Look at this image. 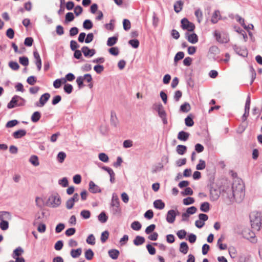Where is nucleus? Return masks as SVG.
<instances>
[{
    "label": "nucleus",
    "mask_w": 262,
    "mask_h": 262,
    "mask_svg": "<svg viewBox=\"0 0 262 262\" xmlns=\"http://www.w3.org/2000/svg\"><path fill=\"white\" fill-rule=\"evenodd\" d=\"M81 51L85 57H92L96 53L95 49H90L87 46L83 47Z\"/></svg>",
    "instance_id": "11"
},
{
    "label": "nucleus",
    "mask_w": 262,
    "mask_h": 262,
    "mask_svg": "<svg viewBox=\"0 0 262 262\" xmlns=\"http://www.w3.org/2000/svg\"><path fill=\"white\" fill-rule=\"evenodd\" d=\"M41 117V114L40 112L36 111L33 113L31 116V121L33 122H38Z\"/></svg>",
    "instance_id": "34"
},
{
    "label": "nucleus",
    "mask_w": 262,
    "mask_h": 262,
    "mask_svg": "<svg viewBox=\"0 0 262 262\" xmlns=\"http://www.w3.org/2000/svg\"><path fill=\"white\" fill-rule=\"evenodd\" d=\"M18 122L17 120H12L8 121L7 123L6 126V127H8V128L12 127L15 126L16 125H17L18 124Z\"/></svg>",
    "instance_id": "63"
},
{
    "label": "nucleus",
    "mask_w": 262,
    "mask_h": 262,
    "mask_svg": "<svg viewBox=\"0 0 262 262\" xmlns=\"http://www.w3.org/2000/svg\"><path fill=\"white\" fill-rule=\"evenodd\" d=\"M80 215L84 219H88L91 216V212L89 210H83L80 212Z\"/></svg>",
    "instance_id": "49"
},
{
    "label": "nucleus",
    "mask_w": 262,
    "mask_h": 262,
    "mask_svg": "<svg viewBox=\"0 0 262 262\" xmlns=\"http://www.w3.org/2000/svg\"><path fill=\"white\" fill-rule=\"evenodd\" d=\"M206 167L205 161L202 159H200L199 163L196 166V169L197 170H203Z\"/></svg>",
    "instance_id": "43"
},
{
    "label": "nucleus",
    "mask_w": 262,
    "mask_h": 262,
    "mask_svg": "<svg viewBox=\"0 0 262 262\" xmlns=\"http://www.w3.org/2000/svg\"><path fill=\"white\" fill-rule=\"evenodd\" d=\"M102 169L104 170L107 171L110 176V182L111 183H114L115 181V174L113 170L108 167L103 166L102 167Z\"/></svg>",
    "instance_id": "17"
},
{
    "label": "nucleus",
    "mask_w": 262,
    "mask_h": 262,
    "mask_svg": "<svg viewBox=\"0 0 262 262\" xmlns=\"http://www.w3.org/2000/svg\"><path fill=\"white\" fill-rule=\"evenodd\" d=\"M109 233L107 231H105L101 233V241L102 243H104L108 239Z\"/></svg>",
    "instance_id": "56"
},
{
    "label": "nucleus",
    "mask_w": 262,
    "mask_h": 262,
    "mask_svg": "<svg viewBox=\"0 0 262 262\" xmlns=\"http://www.w3.org/2000/svg\"><path fill=\"white\" fill-rule=\"evenodd\" d=\"M73 89V86L71 84L69 83L66 84L63 88L64 92L68 94L72 93Z\"/></svg>",
    "instance_id": "55"
},
{
    "label": "nucleus",
    "mask_w": 262,
    "mask_h": 262,
    "mask_svg": "<svg viewBox=\"0 0 262 262\" xmlns=\"http://www.w3.org/2000/svg\"><path fill=\"white\" fill-rule=\"evenodd\" d=\"M118 38L116 36L109 37L107 41V45L109 47H112L116 43Z\"/></svg>",
    "instance_id": "38"
},
{
    "label": "nucleus",
    "mask_w": 262,
    "mask_h": 262,
    "mask_svg": "<svg viewBox=\"0 0 262 262\" xmlns=\"http://www.w3.org/2000/svg\"><path fill=\"white\" fill-rule=\"evenodd\" d=\"M183 202L185 205H189L193 204L194 202V200L193 198L188 197L184 199Z\"/></svg>",
    "instance_id": "54"
},
{
    "label": "nucleus",
    "mask_w": 262,
    "mask_h": 262,
    "mask_svg": "<svg viewBox=\"0 0 262 262\" xmlns=\"http://www.w3.org/2000/svg\"><path fill=\"white\" fill-rule=\"evenodd\" d=\"M27 134V132L25 129H19L13 133V137L15 139H19L25 136Z\"/></svg>",
    "instance_id": "20"
},
{
    "label": "nucleus",
    "mask_w": 262,
    "mask_h": 262,
    "mask_svg": "<svg viewBox=\"0 0 262 262\" xmlns=\"http://www.w3.org/2000/svg\"><path fill=\"white\" fill-rule=\"evenodd\" d=\"M155 228L156 225L155 224H151L146 228L145 232L147 234H149V233L152 232Z\"/></svg>",
    "instance_id": "62"
},
{
    "label": "nucleus",
    "mask_w": 262,
    "mask_h": 262,
    "mask_svg": "<svg viewBox=\"0 0 262 262\" xmlns=\"http://www.w3.org/2000/svg\"><path fill=\"white\" fill-rule=\"evenodd\" d=\"M250 217L252 228L254 230L259 231L261 226L260 214L258 212L253 213Z\"/></svg>",
    "instance_id": "2"
},
{
    "label": "nucleus",
    "mask_w": 262,
    "mask_h": 262,
    "mask_svg": "<svg viewBox=\"0 0 262 262\" xmlns=\"http://www.w3.org/2000/svg\"><path fill=\"white\" fill-rule=\"evenodd\" d=\"M228 197L230 199L233 198L237 202H241L245 197L244 185L240 180H235L232 185L231 193Z\"/></svg>",
    "instance_id": "1"
},
{
    "label": "nucleus",
    "mask_w": 262,
    "mask_h": 262,
    "mask_svg": "<svg viewBox=\"0 0 262 262\" xmlns=\"http://www.w3.org/2000/svg\"><path fill=\"white\" fill-rule=\"evenodd\" d=\"M195 16L197 18L198 21L200 23L203 19V13L200 9L195 10L194 13Z\"/></svg>",
    "instance_id": "44"
},
{
    "label": "nucleus",
    "mask_w": 262,
    "mask_h": 262,
    "mask_svg": "<svg viewBox=\"0 0 262 262\" xmlns=\"http://www.w3.org/2000/svg\"><path fill=\"white\" fill-rule=\"evenodd\" d=\"M82 253V250L80 248H78L77 249H72L71 251V255L73 258H77Z\"/></svg>",
    "instance_id": "28"
},
{
    "label": "nucleus",
    "mask_w": 262,
    "mask_h": 262,
    "mask_svg": "<svg viewBox=\"0 0 262 262\" xmlns=\"http://www.w3.org/2000/svg\"><path fill=\"white\" fill-rule=\"evenodd\" d=\"M220 195V193L216 189H211L210 191V199L212 201H216Z\"/></svg>",
    "instance_id": "18"
},
{
    "label": "nucleus",
    "mask_w": 262,
    "mask_h": 262,
    "mask_svg": "<svg viewBox=\"0 0 262 262\" xmlns=\"http://www.w3.org/2000/svg\"><path fill=\"white\" fill-rule=\"evenodd\" d=\"M94 252L92 250L89 249L85 252V257L87 260H91L94 256Z\"/></svg>",
    "instance_id": "45"
},
{
    "label": "nucleus",
    "mask_w": 262,
    "mask_h": 262,
    "mask_svg": "<svg viewBox=\"0 0 262 262\" xmlns=\"http://www.w3.org/2000/svg\"><path fill=\"white\" fill-rule=\"evenodd\" d=\"M98 158L101 161L103 162H107L109 160L108 156L103 152L100 153Z\"/></svg>",
    "instance_id": "48"
},
{
    "label": "nucleus",
    "mask_w": 262,
    "mask_h": 262,
    "mask_svg": "<svg viewBox=\"0 0 262 262\" xmlns=\"http://www.w3.org/2000/svg\"><path fill=\"white\" fill-rule=\"evenodd\" d=\"M111 205L113 207L117 208V209L120 207V201L117 195L114 193L112 195Z\"/></svg>",
    "instance_id": "16"
},
{
    "label": "nucleus",
    "mask_w": 262,
    "mask_h": 262,
    "mask_svg": "<svg viewBox=\"0 0 262 262\" xmlns=\"http://www.w3.org/2000/svg\"><path fill=\"white\" fill-rule=\"evenodd\" d=\"M50 97V95L48 93L43 94L39 98V102L35 103V105L38 107L43 106L49 100Z\"/></svg>",
    "instance_id": "7"
},
{
    "label": "nucleus",
    "mask_w": 262,
    "mask_h": 262,
    "mask_svg": "<svg viewBox=\"0 0 262 262\" xmlns=\"http://www.w3.org/2000/svg\"><path fill=\"white\" fill-rule=\"evenodd\" d=\"M95 238L93 234H90L86 240V243L89 244L94 245L95 242Z\"/></svg>",
    "instance_id": "58"
},
{
    "label": "nucleus",
    "mask_w": 262,
    "mask_h": 262,
    "mask_svg": "<svg viewBox=\"0 0 262 262\" xmlns=\"http://www.w3.org/2000/svg\"><path fill=\"white\" fill-rule=\"evenodd\" d=\"M183 2L182 1H178L174 4V10L176 13H179L183 8Z\"/></svg>",
    "instance_id": "23"
},
{
    "label": "nucleus",
    "mask_w": 262,
    "mask_h": 262,
    "mask_svg": "<svg viewBox=\"0 0 262 262\" xmlns=\"http://www.w3.org/2000/svg\"><path fill=\"white\" fill-rule=\"evenodd\" d=\"M210 209L209 203L205 202L201 204L200 206V210L204 212H207Z\"/></svg>",
    "instance_id": "35"
},
{
    "label": "nucleus",
    "mask_w": 262,
    "mask_h": 262,
    "mask_svg": "<svg viewBox=\"0 0 262 262\" xmlns=\"http://www.w3.org/2000/svg\"><path fill=\"white\" fill-rule=\"evenodd\" d=\"M89 190L92 193H100L101 192V189L100 187L95 184L92 181L89 182Z\"/></svg>",
    "instance_id": "10"
},
{
    "label": "nucleus",
    "mask_w": 262,
    "mask_h": 262,
    "mask_svg": "<svg viewBox=\"0 0 262 262\" xmlns=\"http://www.w3.org/2000/svg\"><path fill=\"white\" fill-rule=\"evenodd\" d=\"M184 53L183 52H178L176 54V55L174 58V62H177L178 60H180L183 59L184 58Z\"/></svg>",
    "instance_id": "60"
},
{
    "label": "nucleus",
    "mask_w": 262,
    "mask_h": 262,
    "mask_svg": "<svg viewBox=\"0 0 262 262\" xmlns=\"http://www.w3.org/2000/svg\"><path fill=\"white\" fill-rule=\"evenodd\" d=\"M93 23L90 19H86L83 23V27L87 30H90L93 27Z\"/></svg>",
    "instance_id": "41"
},
{
    "label": "nucleus",
    "mask_w": 262,
    "mask_h": 262,
    "mask_svg": "<svg viewBox=\"0 0 262 262\" xmlns=\"http://www.w3.org/2000/svg\"><path fill=\"white\" fill-rule=\"evenodd\" d=\"M62 83H66V80L64 78L55 80L53 82V86L55 89H58L61 86Z\"/></svg>",
    "instance_id": "29"
},
{
    "label": "nucleus",
    "mask_w": 262,
    "mask_h": 262,
    "mask_svg": "<svg viewBox=\"0 0 262 262\" xmlns=\"http://www.w3.org/2000/svg\"><path fill=\"white\" fill-rule=\"evenodd\" d=\"M244 237L252 243H256L257 242L255 233L249 229L245 231Z\"/></svg>",
    "instance_id": "8"
},
{
    "label": "nucleus",
    "mask_w": 262,
    "mask_h": 262,
    "mask_svg": "<svg viewBox=\"0 0 262 262\" xmlns=\"http://www.w3.org/2000/svg\"><path fill=\"white\" fill-rule=\"evenodd\" d=\"M94 70L97 73L100 74L104 70V67L100 64L96 65L94 67Z\"/></svg>",
    "instance_id": "64"
},
{
    "label": "nucleus",
    "mask_w": 262,
    "mask_h": 262,
    "mask_svg": "<svg viewBox=\"0 0 262 262\" xmlns=\"http://www.w3.org/2000/svg\"><path fill=\"white\" fill-rule=\"evenodd\" d=\"M185 37L189 42L193 44H194L198 41V37L194 33L189 34L187 32L185 33Z\"/></svg>",
    "instance_id": "13"
},
{
    "label": "nucleus",
    "mask_w": 262,
    "mask_h": 262,
    "mask_svg": "<svg viewBox=\"0 0 262 262\" xmlns=\"http://www.w3.org/2000/svg\"><path fill=\"white\" fill-rule=\"evenodd\" d=\"M0 228L3 230H6L9 228V223L6 220L1 221Z\"/></svg>",
    "instance_id": "51"
},
{
    "label": "nucleus",
    "mask_w": 262,
    "mask_h": 262,
    "mask_svg": "<svg viewBox=\"0 0 262 262\" xmlns=\"http://www.w3.org/2000/svg\"><path fill=\"white\" fill-rule=\"evenodd\" d=\"M11 214L7 211H0V220H10L11 219Z\"/></svg>",
    "instance_id": "33"
},
{
    "label": "nucleus",
    "mask_w": 262,
    "mask_h": 262,
    "mask_svg": "<svg viewBox=\"0 0 262 262\" xmlns=\"http://www.w3.org/2000/svg\"><path fill=\"white\" fill-rule=\"evenodd\" d=\"M66 157V154L63 151L59 152L57 157V161L60 163H62Z\"/></svg>",
    "instance_id": "40"
},
{
    "label": "nucleus",
    "mask_w": 262,
    "mask_h": 262,
    "mask_svg": "<svg viewBox=\"0 0 262 262\" xmlns=\"http://www.w3.org/2000/svg\"><path fill=\"white\" fill-rule=\"evenodd\" d=\"M233 48L234 51L239 55L245 57L248 55L247 50L244 48H242L235 45L233 46Z\"/></svg>",
    "instance_id": "14"
},
{
    "label": "nucleus",
    "mask_w": 262,
    "mask_h": 262,
    "mask_svg": "<svg viewBox=\"0 0 262 262\" xmlns=\"http://www.w3.org/2000/svg\"><path fill=\"white\" fill-rule=\"evenodd\" d=\"M145 239L144 237L137 235L133 241V243L136 246H140L145 243Z\"/></svg>",
    "instance_id": "22"
},
{
    "label": "nucleus",
    "mask_w": 262,
    "mask_h": 262,
    "mask_svg": "<svg viewBox=\"0 0 262 262\" xmlns=\"http://www.w3.org/2000/svg\"><path fill=\"white\" fill-rule=\"evenodd\" d=\"M190 108L191 107L190 104L187 102H185L181 105L180 107V110L183 112L187 113L190 111Z\"/></svg>",
    "instance_id": "42"
},
{
    "label": "nucleus",
    "mask_w": 262,
    "mask_h": 262,
    "mask_svg": "<svg viewBox=\"0 0 262 262\" xmlns=\"http://www.w3.org/2000/svg\"><path fill=\"white\" fill-rule=\"evenodd\" d=\"M228 252L232 258H234L236 255V250L234 247H230L228 248Z\"/></svg>",
    "instance_id": "59"
},
{
    "label": "nucleus",
    "mask_w": 262,
    "mask_h": 262,
    "mask_svg": "<svg viewBox=\"0 0 262 262\" xmlns=\"http://www.w3.org/2000/svg\"><path fill=\"white\" fill-rule=\"evenodd\" d=\"M154 206L156 209L162 210L165 207V204L161 200H157L154 202Z\"/></svg>",
    "instance_id": "26"
},
{
    "label": "nucleus",
    "mask_w": 262,
    "mask_h": 262,
    "mask_svg": "<svg viewBox=\"0 0 262 262\" xmlns=\"http://www.w3.org/2000/svg\"><path fill=\"white\" fill-rule=\"evenodd\" d=\"M214 36L216 40L221 43H227L229 41V38L227 34L221 33L217 31L214 32Z\"/></svg>",
    "instance_id": "6"
},
{
    "label": "nucleus",
    "mask_w": 262,
    "mask_h": 262,
    "mask_svg": "<svg viewBox=\"0 0 262 262\" xmlns=\"http://www.w3.org/2000/svg\"><path fill=\"white\" fill-rule=\"evenodd\" d=\"M99 221L101 223H105L108 220V217L105 212H101L98 216Z\"/></svg>",
    "instance_id": "31"
},
{
    "label": "nucleus",
    "mask_w": 262,
    "mask_h": 262,
    "mask_svg": "<svg viewBox=\"0 0 262 262\" xmlns=\"http://www.w3.org/2000/svg\"><path fill=\"white\" fill-rule=\"evenodd\" d=\"M123 29L125 31H127L130 28V22L128 19H124L123 21Z\"/></svg>",
    "instance_id": "52"
},
{
    "label": "nucleus",
    "mask_w": 262,
    "mask_h": 262,
    "mask_svg": "<svg viewBox=\"0 0 262 262\" xmlns=\"http://www.w3.org/2000/svg\"><path fill=\"white\" fill-rule=\"evenodd\" d=\"M9 66L12 70L14 71L18 70L19 68L18 63L16 61H10L9 62Z\"/></svg>",
    "instance_id": "47"
},
{
    "label": "nucleus",
    "mask_w": 262,
    "mask_h": 262,
    "mask_svg": "<svg viewBox=\"0 0 262 262\" xmlns=\"http://www.w3.org/2000/svg\"><path fill=\"white\" fill-rule=\"evenodd\" d=\"M108 255L113 259L118 258L119 255V251L117 249H111L108 252Z\"/></svg>",
    "instance_id": "27"
},
{
    "label": "nucleus",
    "mask_w": 262,
    "mask_h": 262,
    "mask_svg": "<svg viewBox=\"0 0 262 262\" xmlns=\"http://www.w3.org/2000/svg\"><path fill=\"white\" fill-rule=\"evenodd\" d=\"M181 27L183 30L192 32L195 29V25L191 22L189 21L186 18H183L181 21Z\"/></svg>",
    "instance_id": "5"
},
{
    "label": "nucleus",
    "mask_w": 262,
    "mask_h": 262,
    "mask_svg": "<svg viewBox=\"0 0 262 262\" xmlns=\"http://www.w3.org/2000/svg\"><path fill=\"white\" fill-rule=\"evenodd\" d=\"M74 203L75 202L73 201H72L70 198L69 199L66 203V208L68 209H71L73 207Z\"/></svg>",
    "instance_id": "61"
},
{
    "label": "nucleus",
    "mask_w": 262,
    "mask_h": 262,
    "mask_svg": "<svg viewBox=\"0 0 262 262\" xmlns=\"http://www.w3.org/2000/svg\"><path fill=\"white\" fill-rule=\"evenodd\" d=\"M110 121H111V124L112 125H113L115 127L117 126L118 123V119H117L116 113L113 111H112L111 112Z\"/></svg>",
    "instance_id": "21"
},
{
    "label": "nucleus",
    "mask_w": 262,
    "mask_h": 262,
    "mask_svg": "<svg viewBox=\"0 0 262 262\" xmlns=\"http://www.w3.org/2000/svg\"><path fill=\"white\" fill-rule=\"evenodd\" d=\"M153 108L158 112V115H160L161 113H163L165 112L162 104L160 103L154 104Z\"/></svg>",
    "instance_id": "30"
},
{
    "label": "nucleus",
    "mask_w": 262,
    "mask_h": 262,
    "mask_svg": "<svg viewBox=\"0 0 262 262\" xmlns=\"http://www.w3.org/2000/svg\"><path fill=\"white\" fill-rule=\"evenodd\" d=\"M130 226H131V228H132V229H133L134 230H136V231L140 230L142 227L141 224L138 221L133 222L132 223Z\"/></svg>",
    "instance_id": "39"
},
{
    "label": "nucleus",
    "mask_w": 262,
    "mask_h": 262,
    "mask_svg": "<svg viewBox=\"0 0 262 262\" xmlns=\"http://www.w3.org/2000/svg\"><path fill=\"white\" fill-rule=\"evenodd\" d=\"M19 100H22L21 97L17 95L14 96L11 99V101L8 103L7 107L9 109H11L15 107L18 106L17 102Z\"/></svg>",
    "instance_id": "9"
},
{
    "label": "nucleus",
    "mask_w": 262,
    "mask_h": 262,
    "mask_svg": "<svg viewBox=\"0 0 262 262\" xmlns=\"http://www.w3.org/2000/svg\"><path fill=\"white\" fill-rule=\"evenodd\" d=\"M19 62L21 65L27 66L29 64L28 58L26 56L20 57L19 58Z\"/></svg>",
    "instance_id": "46"
},
{
    "label": "nucleus",
    "mask_w": 262,
    "mask_h": 262,
    "mask_svg": "<svg viewBox=\"0 0 262 262\" xmlns=\"http://www.w3.org/2000/svg\"><path fill=\"white\" fill-rule=\"evenodd\" d=\"M86 81L90 83L92 81V77L90 74H84L83 76H79L77 78L76 83L79 89H81L84 86L83 81Z\"/></svg>",
    "instance_id": "4"
},
{
    "label": "nucleus",
    "mask_w": 262,
    "mask_h": 262,
    "mask_svg": "<svg viewBox=\"0 0 262 262\" xmlns=\"http://www.w3.org/2000/svg\"><path fill=\"white\" fill-rule=\"evenodd\" d=\"M189 136V133L182 130L178 133L177 138L179 140L185 142L188 140Z\"/></svg>",
    "instance_id": "15"
},
{
    "label": "nucleus",
    "mask_w": 262,
    "mask_h": 262,
    "mask_svg": "<svg viewBox=\"0 0 262 262\" xmlns=\"http://www.w3.org/2000/svg\"><path fill=\"white\" fill-rule=\"evenodd\" d=\"M61 203V198L60 195L56 193L51 195L47 202V205L48 206L56 208L60 206Z\"/></svg>",
    "instance_id": "3"
},
{
    "label": "nucleus",
    "mask_w": 262,
    "mask_h": 262,
    "mask_svg": "<svg viewBox=\"0 0 262 262\" xmlns=\"http://www.w3.org/2000/svg\"><path fill=\"white\" fill-rule=\"evenodd\" d=\"M221 18L220 12L219 10H215L211 17V21L212 24H216Z\"/></svg>",
    "instance_id": "19"
},
{
    "label": "nucleus",
    "mask_w": 262,
    "mask_h": 262,
    "mask_svg": "<svg viewBox=\"0 0 262 262\" xmlns=\"http://www.w3.org/2000/svg\"><path fill=\"white\" fill-rule=\"evenodd\" d=\"M186 234H187V232L184 229L179 230L177 232V235L180 239H182L184 238L185 237Z\"/></svg>",
    "instance_id": "53"
},
{
    "label": "nucleus",
    "mask_w": 262,
    "mask_h": 262,
    "mask_svg": "<svg viewBox=\"0 0 262 262\" xmlns=\"http://www.w3.org/2000/svg\"><path fill=\"white\" fill-rule=\"evenodd\" d=\"M187 147L183 145H178L177 146L176 151L179 155H183L186 151Z\"/></svg>",
    "instance_id": "32"
},
{
    "label": "nucleus",
    "mask_w": 262,
    "mask_h": 262,
    "mask_svg": "<svg viewBox=\"0 0 262 262\" xmlns=\"http://www.w3.org/2000/svg\"><path fill=\"white\" fill-rule=\"evenodd\" d=\"M177 214L174 210H170L167 212L166 215V221L169 223H173L176 219Z\"/></svg>",
    "instance_id": "12"
},
{
    "label": "nucleus",
    "mask_w": 262,
    "mask_h": 262,
    "mask_svg": "<svg viewBox=\"0 0 262 262\" xmlns=\"http://www.w3.org/2000/svg\"><path fill=\"white\" fill-rule=\"evenodd\" d=\"M128 43L134 48L137 49L139 47V41L138 39H134L129 40Z\"/></svg>",
    "instance_id": "50"
},
{
    "label": "nucleus",
    "mask_w": 262,
    "mask_h": 262,
    "mask_svg": "<svg viewBox=\"0 0 262 262\" xmlns=\"http://www.w3.org/2000/svg\"><path fill=\"white\" fill-rule=\"evenodd\" d=\"M189 247L187 244L185 242H182L180 245L179 251L180 252L186 254L188 251Z\"/></svg>",
    "instance_id": "24"
},
{
    "label": "nucleus",
    "mask_w": 262,
    "mask_h": 262,
    "mask_svg": "<svg viewBox=\"0 0 262 262\" xmlns=\"http://www.w3.org/2000/svg\"><path fill=\"white\" fill-rule=\"evenodd\" d=\"M24 252L23 249L21 247H18L13 251L12 256L13 258L18 257Z\"/></svg>",
    "instance_id": "25"
},
{
    "label": "nucleus",
    "mask_w": 262,
    "mask_h": 262,
    "mask_svg": "<svg viewBox=\"0 0 262 262\" xmlns=\"http://www.w3.org/2000/svg\"><path fill=\"white\" fill-rule=\"evenodd\" d=\"M29 162L35 166H37L39 164L38 157L35 155L31 156L29 159Z\"/></svg>",
    "instance_id": "37"
},
{
    "label": "nucleus",
    "mask_w": 262,
    "mask_h": 262,
    "mask_svg": "<svg viewBox=\"0 0 262 262\" xmlns=\"http://www.w3.org/2000/svg\"><path fill=\"white\" fill-rule=\"evenodd\" d=\"M58 184L61 185L63 187H66L68 186L69 183L67 178H63L58 181Z\"/></svg>",
    "instance_id": "57"
},
{
    "label": "nucleus",
    "mask_w": 262,
    "mask_h": 262,
    "mask_svg": "<svg viewBox=\"0 0 262 262\" xmlns=\"http://www.w3.org/2000/svg\"><path fill=\"white\" fill-rule=\"evenodd\" d=\"M185 123L186 126L190 127L193 125L194 121L192 119V116L191 115H188L185 119Z\"/></svg>",
    "instance_id": "36"
}]
</instances>
